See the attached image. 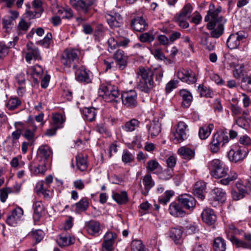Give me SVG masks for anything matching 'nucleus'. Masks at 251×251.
<instances>
[{"mask_svg": "<svg viewBox=\"0 0 251 251\" xmlns=\"http://www.w3.org/2000/svg\"><path fill=\"white\" fill-rule=\"evenodd\" d=\"M177 152L182 158L186 159H191L195 156L194 151L185 146L180 148Z\"/></svg>", "mask_w": 251, "mask_h": 251, "instance_id": "c9c22d12", "label": "nucleus"}, {"mask_svg": "<svg viewBox=\"0 0 251 251\" xmlns=\"http://www.w3.org/2000/svg\"><path fill=\"white\" fill-rule=\"evenodd\" d=\"M74 206L75 207V211L76 213H79L85 211L89 206L87 199L86 198L81 199L78 202L75 204Z\"/></svg>", "mask_w": 251, "mask_h": 251, "instance_id": "4c0bfd02", "label": "nucleus"}, {"mask_svg": "<svg viewBox=\"0 0 251 251\" xmlns=\"http://www.w3.org/2000/svg\"><path fill=\"white\" fill-rule=\"evenodd\" d=\"M140 40L142 42H151L154 40V37L150 33L146 32L140 35Z\"/></svg>", "mask_w": 251, "mask_h": 251, "instance_id": "774afa93", "label": "nucleus"}, {"mask_svg": "<svg viewBox=\"0 0 251 251\" xmlns=\"http://www.w3.org/2000/svg\"><path fill=\"white\" fill-rule=\"evenodd\" d=\"M12 193V190L11 188L7 187V188H2L0 190V201L2 202H4L6 201L8 194Z\"/></svg>", "mask_w": 251, "mask_h": 251, "instance_id": "bf43d9fd", "label": "nucleus"}, {"mask_svg": "<svg viewBox=\"0 0 251 251\" xmlns=\"http://www.w3.org/2000/svg\"><path fill=\"white\" fill-rule=\"evenodd\" d=\"M76 80L80 82L88 83L90 81L89 75L86 69L83 67H79L75 72Z\"/></svg>", "mask_w": 251, "mask_h": 251, "instance_id": "bb28decb", "label": "nucleus"}, {"mask_svg": "<svg viewBox=\"0 0 251 251\" xmlns=\"http://www.w3.org/2000/svg\"><path fill=\"white\" fill-rule=\"evenodd\" d=\"M245 40V35L242 32L239 31L230 35L227 40L226 44L230 49H235L238 48L240 45Z\"/></svg>", "mask_w": 251, "mask_h": 251, "instance_id": "4468645a", "label": "nucleus"}, {"mask_svg": "<svg viewBox=\"0 0 251 251\" xmlns=\"http://www.w3.org/2000/svg\"><path fill=\"white\" fill-rule=\"evenodd\" d=\"M202 221L209 225L214 224L216 220V216L214 211L211 208L204 209L201 214Z\"/></svg>", "mask_w": 251, "mask_h": 251, "instance_id": "6ab92c4d", "label": "nucleus"}, {"mask_svg": "<svg viewBox=\"0 0 251 251\" xmlns=\"http://www.w3.org/2000/svg\"><path fill=\"white\" fill-rule=\"evenodd\" d=\"M138 88L142 92L149 93L155 86L154 73L149 67L140 66L136 70Z\"/></svg>", "mask_w": 251, "mask_h": 251, "instance_id": "f257e3e1", "label": "nucleus"}, {"mask_svg": "<svg viewBox=\"0 0 251 251\" xmlns=\"http://www.w3.org/2000/svg\"><path fill=\"white\" fill-rule=\"evenodd\" d=\"M139 125V122L135 119H133L128 122H126V131H132L136 129Z\"/></svg>", "mask_w": 251, "mask_h": 251, "instance_id": "6e6d98bb", "label": "nucleus"}, {"mask_svg": "<svg viewBox=\"0 0 251 251\" xmlns=\"http://www.w3.org/2000/svg\"><path fill=\"white\" fill-rule=\"evenodd\" d=\"M235 189L240 191L245 195L247 194V186L245 182H244L243 180H240L236 183Z\"/></svg>", "mask_w": 251, "mask_h": 251, "instance_id": "e2e57ef3", "label": "nucleus"}, {"mask_svg": "<svg viewBox=\"0 0 251 251\" xmlns=\"http://www.w3.org/2000/svg\"><path fill=\"white\" fill-rule=\"evenodd\" d=\"M113 199L118 203L123 204L126 202V192L123 191L113 194Z\"/></svg>", "mask_w": 251, "mask_h": 251, "instance_id": "864d4df0", "label": "nucleus"}, {"mask_svg": "<svg viewBox=\"0 0 251 251\" xmlns=\"http://www.w3.org/2000/svg\"><path fill=\"white\" fill-rule=\"evenodd\" d=\"M183 231L179 228H172L170 229L168 235L176 244H179L182 240Z\"/></svg>", "mask_w": 251, "mask_h": 251, "instance_id": "7c9ffc66", "label": "nucleus"}, {"mask_svg": "<svg viewBox=\"0 0 251 251\" xmlns=\"http://www.w3.org/2000/svg\"><path fill=\"white\" fill-rule=\"evenodd\" d=\"M198 90L201 97L211 98L213 95V93L211 89L202 85H199L198 87Z\"/></svg>", "mask_w": 251, "mask_h": 251, "instance_id": "3c124183", "label": "nucleus"}, {"mask_svg": "<svg viewBox=\"0 0 251 251\" xmlns=\"http://www.w3.org/2000/svg\"><path fill=\"white\" fill-rule=\"evenodd\" d=\"M137 94L134 89L126 91V107H133L137 104Z\"/></svg>", "mask_w": 251, "mask_h": 251, "instance_id": "c756f323", "label": "nucleus"}, {"mask_svg": "<svg viewBox=\"0 0 251 251\" xmlns=\"http://www.w3.org/2000/svg\"><path fill=\"white\" fill-rule=\"evenodd\" d=\"M83 114L86 120L92 122L96 118L95 109L93 108H85Z\"/></svg>", "mask_w": 251, "mask_h": 251, "instance_id": "a18cd8bd", "label": "nucleus"}, {"mask_svg": "<svg viewBox=\"0 0 251 251\" xmlns=\"http://www.w3.org/2000/svg\"><path fill=\"white\" fill-rule=\"evenodd\" d=\"M142 181L144 187V189L142 190V194L144 196H147L149 191L154 186L155 182L150 174H147L144 176L142 179Z\"/></svg>", "mask_w": 251, "mask_h": 251, "instance_id": "b1692460", "label": "nucleus"}, {"mask_svg": "<svg viewBox=\"0 0 251 251\" xmlns=\"http://www.w3.org/2000/svg\"><path fill=\"white\" fill-rule=\"evenodd\" d=\"M97 0H70L71 5L79 12L84 14L89 13L91 6L96 4Z\"/></svg>", "mask_w": 251, "mask_h": 251, "instance_id": "9b49d317", "label": "nucleus"}, {"mask_svg": "<svg viewBox=\"0 0 251 251\" xmlns=\"http://www.w3.org/2000/svg\"><path fill=\"white\" fill-rule=\"evenodd\" d=\"M131 251H144V246L141 240H133L131 244Z\"/></svg>", "mask_w": 251, "mask_h": 251, "instance_id": "603ef678", "label": "nucleus"}, {"mask_svg": "<svg viewBox=\"0 0 251 251\" xmlns=\"http://www.w3.org/2000/svg\"><path fill=\"white\" fill-rule=\"evenodd\" d=\"M161 131L160 126L159 123L152 124L149 128V134L151 138L158 135Z\"/></svg>", "mask_w": 251, "mask_h": 251, "instance_id": "8fccbe9b", "label": "nucleus"}, {"mask_svg": "<svg viewBox=\"0 0 251 251\" xmlns=\"http://www.w3.org/2000/svg\"><path fill=\"white\" fill-rule=\"evenodd\" d=\"M57 243L59 246H67L74 243V239H72L69 235L61 234L57 239Z\"/></svg>", "mask_w": 251, "mask_h": 251, "instance_id": "ea45409f", "label": "nucleus"}, {"mask_svg": "<svg viewBox=\"0 0 251 251\" xmlns=\"http://www.w3.org/2000/svg\"><path fill=\"white\" fill-rule=\"evenodd\" d=\"M174 192L172 190L166 191L164 196L159 199V202L164 205L166 204L170 201V198L174 195Z\"/></svg>", "mask_w": 251, "mask_h": 251, "instance_id": "5fc2aeb1", "label": "nucleus"}, {"mask_svg": "<svg viewBox=\"0 0 251 251\" xmlns=\"http://www.w3.org/2000/svg\"><path fill=\"white\" fill-rule=\"evenodd\" d=\"M241 84L244 89L251 92V75H246L243 77Z\"/></svg>", "mask_w": 251, "mask_h": 251, "instance_id": "de8ad7c7", "label": "nucleus"}, {"mask_svg": "<svg viewBox=\"0 0 251 251\" xmlns=\"http://www.w3.org/2000/svg\"><path fill=\"white\" fill-rule=\"evenodd\" d=\"M214 127V125L212 124H209L208 125H205L201 127L199 131L200 138L202 140L207 139L211 134Z\"/></svg>", "mask_w": 251, "mask_h": 251, "instance_id": "72a5a7b5", "label": "nucleus"}, {"mask_svg": "<svg viewBox=\"0 0 251 251\" xmlns=\"http://www.w3.org/2000/svg\"><path fill=\"white\" fill-rule=\"evenodd\" d=\"M206 184L203 181H198L194 188V193L199 199L203 200L205 198V189Z\"/></svg>", "mask_w": 251, "mask_h": 251, "instance_id": "cd10ccee", "label": "nucleus"}, {"mask_svg": "<svg viewBox=\"0 0 251 251\" xmlns=\"http://www.w3.org/2000/svg\"><path fill=\"white\" fill-rule=\"evenodd\" d=\"M116 235L112 232H107L104 237L101 246V251H112Z\"/></svg>", "mask_w": 251, "mask_h": 251, "instance_id": "dca6fc26", "label": "nucleus"}, {"mask_svg": "<svg viewBox=\"0 0 251 251\" xmlns=\"http://www.w3.org/2000/svg\"><path fill=\"white\" fill-rule=\"evenodd\" d=\"M23 214L24 211L21 208L16 207L12 211L11 215L7 217L6 219L7 224L11 226H16L20 221Z\"/></svg>", "mask_w": 251, "mask_h": 251, "instance_id": "a211bd4d", "label": "nucleus"}, {"mask_svg": "<svg viewBox=\"0 0 251 251\" xmlns=\"http://www.w3.org/2000/svg\"><path fill=\"white\" fill-rule=\"evenodd\" d=\"M131 26L134 30L142 32L147 29L148 25L144 18L141 17H138L131 21Z\"/></svg>", "mask_w": 251, "mask_h": 251, "instance_id": "aec40b11", "label": "nucleus"}, {"mask_svg": "<svg viewBox=\"0 0 251 251\" xmlns=\"http://www.w3.org/2000/svg\"><path fill=\"white\" fill-rule=\"evenodd\" d=\"M231 242L237 248H243L251 250V242H248L239 240L236 237H231Z\"/></svg>", "mask_w": 251, "mask_h": 251, "instance_id": "79ce46f5", "label": "nucleus"}, {"mask_svg": "<svg viewBox=\"0 0 251 251\" xmlns=\"http://www.w3.org/2000/svg\"><path fill=\"white\" fill-rule=\"evenodd\" d=\"M226 199V191L221 188H215L210 193L208 200L210 203L214 207H216L220 203H223Z\"/></svg>", "mask_w": 251, "mask_h": 251, "instance_id": "1a4fd4ad", "label": "nucleus"}, {"mask_svg": "<svg viewBox=\"0 0 251 251\" xmlns=\"http://www.w3.org/2000/svg\"><path fill=\"white\" fill-rule=\"evenodd\" d=\"M158 175L160 179L166 180L171 178L174 173L173 170L167 168L163 171H161Z\"/></svg>", "mask_w": 251, "mask_h": 251, "instance_id": "49530a36", "label": "nucleus"}, {"mask_svg": "<svg viewBox=\"0 0 251 251\" xmlns=\"http://www.w3.org/2000/svg\"><path fill=\"white\" fill-rule=\"evenodd\" d=\"M222 10V7L219 6L215 9L214 4H210L209 5V10L207 12V15L204 17L205 22L209 21L207 25V28L208 29H212L216 25L217 23H220L219 19L223 18L222 16H219V14Z\"/></svg>", "mask_w": 251, "mask_h": 251, "instance_id": "6e6552de", "label": "nucleus"}, {"mask_svg": "<svg viewBox=\"0 0 251 251\" xmlns=\"http://www.w3.org/2000/svg\"><path fill=\"white\" fill-rule=\"evenodd\" d=\"M52 122L50 123V127L46 132L47 136H53L55 134L58 129L63 127V124L65 121V117L60 113H55L52 116Z\"/></svg>", "mask_w": 251, "mask_h": 251, "instance_id": "9d476101", "label": "nucleus"}, {"mask_svg": "<svg viewBox=\"0 0 251 251\" xmlns=\"http://www.w3.org/2000/svg\"><path fill=\"white\" fill-rule=\"evenodd\" d=\"M57 14L62 18L70 19L73 16V12L70 8H61L58 9Z\"/></svg>", "mask_w": 251, "mask_h": 251, "instance_id": "09e8293b", "label": "nucleus"}, {"mask_svg": "<svg viewBox=\"0 0 251 251\" xmlns=\"http://www.w3.org/2000/svg\"><path fill=\"white\" fill-rule=\"evenodd\" d=\"M176 157L174 155L169 156L166 160L168 168L173 170L176 164Z\"/></svg>", "mask_w": 251, "mask_h": 251, "instance_id": "0e129e2a", "label": "nucleus"}, {"mask_svg": "<svg viewBox=\"0 0 251 251\" xmlns=\"http://www.w3.org/2000/svg\"><path fill=\"white\" fill-rule=\"evenodd\" d=\"M213 246L215 251H225L226 249V242L221 237H217L214 239Z\"/></svg>", "mask_w": 251, "mask_h": 251, "instance_id": "58836bf2", "label": "nucleus"}, {"mask_svg": "<svg viewBox=\"0 0 251 251\" xmlns=\"http://www.w3.org/2000/svg\"><path fill=\"white\" fill-rule=\"evenodd\" d=\"M100 97L106 102H112L119 97L120 95L117 88L112 85H101L99 90Z\"/></svg>", "mask_w": 251, "mask_h": 251, "instance_id": "20e7f679", "label": "nucleus"}, {"mask_svg": "<svg viewBox=\"0 0 251 251\" xmlns=\"http://www.w3.org/2000/svg\"><path fill=\"white\" fill-rule=\"evenodd\" d=\"M36 130V126H34L32 128V130H31L29 129H25L23 136H24L27 140L29 141H33L34 140V132Z\"/></svg>", "mask_w": 251, "mask_h": 251, "instance_id": "69168bd1", "label": "nucleus"}, {"mask_svg": "<svg viewBox=\"0 0 251 251\" xmlns=\"http://www.w3.org/2000/svg\"><path fill=\"white\" fill-rule=\"evenodd\" d=\"M76 166L81 171H85L87 167L86 158L81 155L76 156Z\"/></svg>", "mask_w": 251, "mask_h": 251, "instance_id": "c03bdc74", "label": "nucleus"}, {"mask_svg": "<svg viewBox=\"0 0 251 251\" xmlns=\"http://www.w3.org/2000/svg\"><path fill=\"white\" fill-rule=\"evenodd\" d=\"M32 238L36 241V242H40L43 238V232L40 229L33 230L31 233Z\"/></svg>", "mask_w": 251, "mask_h": 251, "instance_id": "052dcab7", "label": "nucleus"}, {"mask_svg": "<svg viewBox=\"0 0 251 251\" xmlns=\"http://www.w3.org/2000/svg\"><path fill=\"white\" fill-rule=\"evenodd\" d=\"M85 227L88 233L92 235H98L100 231V223L95 221H90L88 222Z\"/></svg>", "mask_w": 251, "mask_h": 251, "instance_id": "2f4dec72", "label": "nucleus"}, {"mask_svg": "<svg viewBox=\"0 0 251 251\" xmlns=\"http://www.w3.org/2000/svg\"><path fill=\"white\" fill-rule=\"evenodd\" d=\"M179 95L182 99V106L184 108L189 107L193 100L191 92L186 89H182L179 91Z\"/></svg>", "mask_w": 251, "mask_h": 251, "instance_id": "a878e982", "label": "nucleus"}, {"mask_svg": "<svg viewBox=\"0 0 251 251\" xmlns=\"http://www.w3.org/2000/svg\"><path fill=\"white\" fill-rule=\"evenodd\" d=\"M178 201L181 206L191 211L194 209L197 203L195 198L188 194H183L179 195Z\"/></svg>", "mask_w": 251, "mask_h": 251, "instance_id": "ddd939ff", "label": "nucleus"}, {"mask_svg": "<svg viewBox=\"0 0 251 251\" xmlns=\"http://www.w3.org/2000/svg\"><path fill=\"white\" fill-rule=\"evenodd\" d=\"M33 208L34 210L33 218L34 224H37L44 213V208L41 201H37L34 203Z\"/></svg>", "mask_w": 251, "mask_h": 251, "instance_id": "393cba45", "label": "nucleus"}, {"mask_svg": "<svg viewBox=\"0 0 251 251\" xmlns=\"http://www.w3.org/2000/svg\"><path fill=\"white\" fill-rule=\"evenodd\" d=\"M14 20L9 17L8 16H5L2 19V25L3 27L6 30V31L8 32L10 31L11 29V25H14Z\"/></svg>", "mask_w": 251, "mask_h": 251, "instance_id": "4d7b16f0", "label": "nucleus"}, {"mask_svg": "<svg viewBox=\"0 0 251 251\" xmlns=\"http://www.w3.org/2000/svg\"><path fill=\"white\" fill-rule=\"evenodd\" d=\"M49 187H46L43 184H37L36 193L39 195L42 194L45 198H50L51 196V191L48 189Z\"/></svg>", "mask_w": 251, "mask_h": 251, "instance_id": "37998d69", "label": "nucleus"}, {"mask_svg": "<svg viewBox=\"0 0 251 251\" xmlns=\"http://www.w3.org/2000/svg\"><path fill=\"white\" fill-rule=\"evenodd\" d=\"M227 238L231 241V237H235L234 235L238 233V230L232 225H229L226 231Z\"/></svg>", "mask_w": 251, "mask_h": 251, "instance_id": "13d9d810", "label": "nucleus"}, {"mask_svg": "<svg viewBox=\"0 0 251 251\" xmlns=\"http://www.w3.org/2000/svg\"><path fill=\"white\" fill-rule=\"evenodd\" d=\"M22 104L21 100L17 97H11L6 104V107L10 110L17 108Z\"/></svg>", "mask_w": 251, "mask_h": 251, "instance_id": "a19ab883", "label": "nucleus"}, {"mask_svg": "<svg viewBox=\"0 0 251 251\" xmlns=\"http://www.w3.org/2000/svg\"><path fill=\"white\" fill-rule=\"evenodd\" d=\"M115 57L119 69L122 70L125 69L126 68V56L124 51L118 50L115 54Z\"/></svg>", "mask_w": 251, "mask_h": 251, "instance_id": "f704fd0d", "label": "nucleus"}, {"mask_svg": "<svg viewBox=\"0 0 251 251\" xmlns=\"http://www.w3.org/2000/svg\"><path fill=\"white\" fill-rule=\"evenodd\" d=\"M177 76L181 81L188 84H194L197 80L196 73L189 69H180L177 73Z\"/></svg>", "mask_w": 251, "mask_h": 251, "instance_id": "f8f14e48", "label": "nucleus"}, {"mask_svg": "<svg viewBox=\"0 0 251 251\" xmlns=\"http://www.w3.org/2000/svg\"><path fill=\"white\" fill-rule=\"evenodd\" d=\"M193 8L189 3H186L181 10L180 13H177L175 17V20L180 27L186 28L189 26L187 20L191 17Z\"/></svg>", "mask_w": 251, "mask_h": 251, "instance_id": "39448f33", "label": "nucleus"}, {"mask_svg": "<svg viewBox=\"0 0 251 251\" xmlns=\"http://www.w3.org/2000/svg\"><path fill=\"white\" fill-rule=\"evenodd\" d=\"M48 164L45 162L40 161V164L37 166H33L31 164L29 169L31 174L33 175L44 174L47 170V165Z\"/></svg>", "mask_w": 251, "mask_h": 251, "instance_id": "473e14b6", "label": "nucleus"}, {"mask_svg": "<svg viewBox=\"0 0 251 251\" xmlns=\"http://www.w3.org/2000/svg\"><path fill=\"white\" fill-rule=\"evenodd\" d=\"M246 154V151L241 148L231 149L228 152V158L231 161L237 162L243 160Z\"/></svg>", "mask_w": 251, "mask_h": 251, "instance_id": "412c9836", "label": "nucleus"}, {"mask_svg": "<svg viewBox=\"0 0 251 251\" xmlns=\"http://www.w3.org/2000/svg\"><path fill=\"white\" fill-rule=\"evenodd\" d=\"M220 23H217L210 32L211 37L218 38L220 37L224 33V24L226 23V20L224 18H220L219 19Z\"/></svg>", "mask_w": 251, "mask_h": 251, "instance_id": "4be33fe9", "label": "nucleus"}, {"mask_svg": "<svg viewBox=\"0 0 251 251\" xmlns=\"http://www.w3.org/2000/svg\"><path fill=\"white\" fill-rule=\"evenodd\" d=\"M40 161L45 162L46 163L50 164L52 156V151L48 145L41 146L37 151Z\"/></svg>", "mask_w": 251, "mask_h": 251, "instance_id": "2eb2a0df", "label": "nucleus"}, {"mask_svg": "<svg viewBox=\"0 0 251 251\" xmlns=\"http://www.w3.org/2000/svg\"><path fill=\"white\" fill-rule=\"evenodd\" d=\"M43 73V68L38 65L29 67L27 70V74L32 75L36 82L38 81V78H41Z\"/></svg>", "mask_w": 251, "mask_h": 251, "instance_id": "c85d7f7f", "label": "nucleus"}, {"mask_svg": "<svg viewBox=\"0 0 251 251\" xmlns=\"http://www.w3.org/2000/svg\"><path fill=\"white\" fill-rule=\"evenodd\" d=\"M229 141L228 133L226 131L219 130L215 133L210 143V150L212 153L217 152L221 146L223 147Z\"/></svg>", "mask_w": 251, "mask_h": 251, "instance_id": "f03ea898", "label": "nucleus"}, {"mask_svg": "<svg viewBox=\"0 0 251 251\" xmlns=\"http://www.w3.org/2000/svg\"><path fill=\"white\" fill-rule=\"evenodd\" d=\"M26 47L27 52L25 54V59L27 62L30 63L31 60L33 59L35 60L41 59L38 49L33 46L32 43H28Z\"/></svg>", "mask_w": 251, "mask_h": 251, "instance_id": "f3484780", "label": "nucleus"}, {"mask_svg": "<svg viewBox=\"0 0 251 251\" xmlns=\"http://www.w3.org/2000/svg\"><path fill=\"white\" fill-rule=\"evenodd\" d=\"M188 130V126L185 123L179 122L172 130L174 142L176 144L185 140L188 137L187 132Z\"/></svg>", "mask_w": 251, "mask_h": 251, "instance_id": "423d86ee", "label": "nucleus"}, {"mask_svg": "<svg viewBox=\"0 0 251 251\" xmlns=\"http://www.w3.org/2000/svg\"><path fill=\"white\" fill-rule=\"evenodd\" d=\"M52 40V35L51 33L48 32L44 38L41 40L39 44L46 48H49Z\"/></svg>", "mask_w": 251, "mask_h": 251, "instance_id": "680f3d73", "label": "nucleus"}, {"mask_svg": "<svg viewBox=\"0 0 251 251\" xmlns=\"http://www.w3.org/2000/svg\"><path fill=\"white\" fill-rule=\"evenodd\" d=\"M80 52L77 50H66L62 56L61 63L66 68H70L73 65V68H75V63L78 62Z\"/></svg>", "mask_w": 251, "mask_h": 251, "instance_id": "0eeeda50", "label": "nucleus"}, {"mask_svg": "<svg viewBox=\"0 0 251 251\" xmlns=\"http://www.w3.org/2000/svg\"><path fill=\"white\" fill-rule=\"evenodd\" d=\"M108 25L111 27H116L118 26L117 22H116V18L115 16V13L114 15L112 14H107L105 16Z\"/></svg>", "mask_w": 251, "mask_h": 251, "instance_id": "338daca9", "label": "nucleus"}, {"mask_svg": "<svg viewBox=\"0 0 251 251\" xmlns=\"http://www.w3.org/2000/svg\"><path fill=\"white\" fill-rule=\"evenodd\" d=\"M211 175L216 178L225 176L228 173V168L220 160L215 159L209 163Z\"/></svg>", "mask_w": 251, "mask_h": 251, "instance_id": "7ed1b4c3", "label": "nucleus"}, {"mask_svg": "<svg viewBox=\"0 0 251 251\" xmlns=\"http://www.w3.org/2000/svg\"><path fill=\"white\" fill-rule=\"evenodd\" d=\"M182 207L179 203L172 202L169 209L170 214L176 217H184L186 213Z\"/></svg>", "mask_w": 251, "mask_h": 251, "instance_id": "5701e85b", "label": "nucleus"}, {"mask_svg": "<svg viewBox=\"0 0 251 251\" xmlns=\"http://www.w3.org/2000/svg\"><path fill=\"white\" fill-rule=\"evenodd\" d=\"M147 169L150 172L158 174L162 170V168L159 163L155 160H150L147 163Z\"/></svg>", "mask_w": 251, "mask_h": 251, "instance_id": "e433bc0d", "label": "nucleus"}]
</instances>
